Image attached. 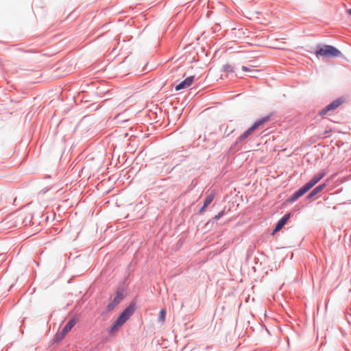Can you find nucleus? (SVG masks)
<instances>
[{"label":"nucleus","instance_id":"16","mask_svg":"<svg viewBox=\"0 0 351 351\" xmlns=\"http://www.w3.org/2000/svg\"><path fill=\"white\" fill-rule=\"evenodd\" d=\"M234 129H228V128L226 129L225 130V134H226L227 135H229L230 134L234 132Z\"/></svg>","mask_w":351,"mask_h":351},{"label":"nucleus","instance_id":"13","mask_svg":"<svg viewBox=\"0 0 351 351\" xmlns=\"http://www.w3.org/2000/svg\"><path fill=\"white\" fill-rule=\"evenodd\" d=\"M325 187V184L317 186L308 195V198H311L312 197L315 196V195L321 192Z\"/></svg>","mask_w":351,"mask_h":351},{"label":"nucleus","instance_id":"10","mask_svg":"<svg viewBox=\"0 0 351 351\" xmlns=\"http://www.w3.org/2000/svg\"><path fill=\"white\" fill-rule=\"evenodd\" d=\"M309 190L306 188L305 185L301 187L299 190L295 191L293 195L290 197L289 201L293 202L298 199L299 197H302Z\"/></svg>","mask_w":351,"mask_h":351},{"label":"nucleus","instance_id":"18","mask_svg":"<svg viewBox=\"0 0 351 351\" xmlns=\"http://www.w3.org/2000/svg\"><path fill=\"white\" fill-rule=\"evenodd\" d=\"M348 12L351 15V9H349V10H348Z\"/></svg>","mask_w":351,"mask_h":351},{"label":"nucleus","instance_id":"2","mask_svg":"<svg viewBox=\"0 0 351 351\" xmlns=\"http://www.w3.org/2000/svg\"><path fill=\"white\" fill-rule=\"evenodd\" d=\"M135 311V303L131 302L130 305L121 313V314L114 322L109 329V334L114 335L119 328L122 326L133 315Z\"/></svg>","mask_w":351,"mask_h":351},{"label":"nucleus","instance_id":"17","mask_svg":"<svg viewBox=\"0 0 351 351\" xmlns=\"http://www.w3.org/2000/svg\"><path fill=\"white\" fill-rule=\"evenodd\" d=\"M222 215H223V213H218V215H217L214 217V219H220V218L222 217Z\"/></svg>","mask_w":351,"mask_h":351},{"label":"nucleus","instance_id":"14","mask_svg":"<svg viewBox=\"0 0 351 351\" xmlns=\"http://www.w3.org/2000/svg\"><path fill=\"white\" fill-rule=\"evenodd\" d=\"M166 311L162 308L160 311L159 321L164 323L165 320Z\"/></svg>","mask_w":351,"mask_h":351},{"label":"nucleus","instance_id":"11","mask_svg":"<svg viewBox=\"0 0 351 351\" xmlns=\"http://www.w3.org/2000/svg\"><path fill=\"white\" fill-rule=\"evenodd\" d=\"M290 213H287L285 215H284L278 222V223L276 224L274 230V232L273 233H275V232H278L280 230H281L282 228V227L286 224V223L287 222V221L289 220V219L290 218Z\"/></svg>","mask_w":351,"mask_h":351},{"label":"nucleus","instance_id":"3","mask_svg":"<svg viewBox=\"0 0 351 351\" xmlns=\"http://www.w3.org/2000/svg\"><path fill=\"white\" fill-rule=\"evenodd\" d=\"M270 120V116H266L257 121L249 128L245 132H244L241 136H239L237 142H242L250 135H252L256 130L262 128L267 122Z\"/></svg>","mask_w":351,"mask_h":351},{"label":"nucleus","instance_id":"5","mask_svg":"<svg viewBox=\"0 0 351 351\" xmlns=\"http://www.w3.org/2000/svg\"><path fill=\"white\" fill-rule=\"evenodd\" d=\"M343 99L342 98H338L336 100L333 101L332 103L326 106L324 108H323L320 112V115H325L328 112L331 110H334L337 109L339 106H340L343 103Z\"/></svg>","mask_w":351,"mask_h":351},{"label":"nucleus","instance_id":"4","mask_svg":"<svg viewBox=\"0 0 351 351\" xmlns=\"http://www.w3.org/2000/svg\"><path fill=\"white\" fill-rule=\"evenodd\" d=\"M315 54L317 57L336 58L341 56V52L333 46L324 45L317 50Z\"/></svg>","mask_w":351,"mask_h":351},{"label":"nucleus","instance_id":"19","mask_svg":"<svg viewBox=\"0 0 351 351\" xmlns=\"http://www.w3.org/2000/svg\"><path fill=\"white\" fill-rule=\"evenodd\" d=\"M251 77H255V75H254V73L252 72V75H250Z\"/></svg>","mask_w":351,"mask_h":351},{"label":"nucleus","instance_id":"7","mask_svg":"<svg viewBox=\"0 0 351 351\" xmlns=\"http://www.w3.org/2000/svg\"><path fill=\"white\" fill-rule=\"evenodd\" d=\"M76 322L75 319H71L63 328L61 332L57 335V339H62L64 336L71 330V328L75 325Z\"/></svg>","mask_w":351,"mask_h":351},{"label":"nucleus","instance_id":"1","mask_svg":"<svg viewBox=\"0 0 351 351\" xmlns=\"http://www.w3.org/2000/svg\"><path fill=\"white\" fill-rule=\"evenodd\" d=\"M135 311V303L131 302L130 305L121 313V314L114 322L109 329V334L114 335L119 328L122 326L133 315Z\"/></svg>","mask_w":351,"mask_h":351},{"label":"nucleus","instance_id":"12","mask_svg":"<svg viewBox=\"0 0 351 351\" xmlns=\"http://www.w3.org/2000/svg\"><path fill=\"white\" fill-rule=\"evenodd\" d=\"M214 197H215V195L213 193L208 195L206 197L204 202V205L199 210V213H202L205 210L206 208L213 202V200L214 199Z\"/></svg>","mask_w":351,"mask_h":351},{"label":"nucleus","instance_id":"15","mask_svg":"<svg viewBox=\"0 0 351 351\" xmlns=\"http://www.w3.org/2000/svg\"><path fill=\"white\" fill-rule=\"evenodd\" d=\"M242 70L245 72H250V73L254 72V71L251 70L250 68L245 66H242Z\"/></svg>","mask_w":351,"mask_h":351},{"label":"nucleus","instance_id":"8","mask_svg":"<svg viewBox=\"0 0 351 351\" xmlns=\"http://www.w3.org/2000/svg\"><path fill=\"white\" fill-rule=\"evenodd\" d=\"M194 81V76H189L176 86V90L189 88Z\"/></svg>","mask_w":351,"mask_h":351},{"label":"nucleus","instance_id":"6","mask_svg":"<svg viewBox=\"0 0 351 351\" xmlns=\"http://www.w3.org/2000/svg\"><path fill=\"white\" fill-rule=\"evenodd\" d=\"M326 176V173L324 171L319 172L317 174H315L312 179L304 185L306 186V188L310 190L311 188H313L318 182H319L324 176Z\"/></svg>","mask_w":351,"mask_h":351},{"label":"nucleus","instance_id":"20","mask_svg":"<svg viewBox=\"0 0 351 351\" xmlns=\"http://www.w3.org/2000/svg\"><path fill=\"white\" fill-rule=\"evenodd\" d=\"M251 77H255V75H254V73L252 72V75H250Z\"/></svg>","mask_w":351,"mask_h":351},{"label":"nucleus","instance_id":"9","mask_svg":"<svg viewBox=\"0 0 351 351\" xmlns=\"http://www.w3.org/2000/svg\"><path fill=\"white\" fill-rule=\"evenodd\" d=\"M123 299V295L121 293L117 292L116 295L114 297L113 300L110 303L108 304L107 306V311H110L114 309V308L118 305L120 302Z\"/></svg>","mask_w":351,"mask_h":351}]
</instances>
